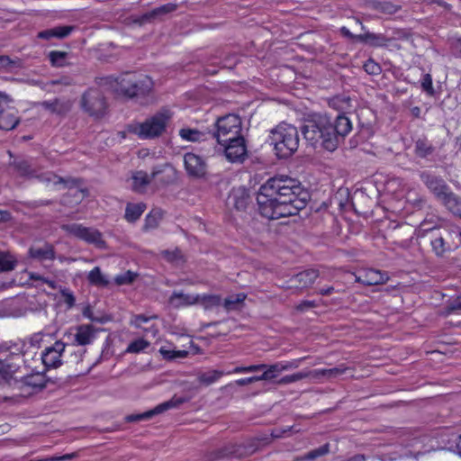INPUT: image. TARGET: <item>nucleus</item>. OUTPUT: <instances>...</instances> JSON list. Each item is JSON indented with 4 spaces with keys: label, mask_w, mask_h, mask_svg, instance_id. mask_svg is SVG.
Returning a JSON list of instances; mask_svg holds the SVG:
<instances>
[{
    "label": "nucleus",
    "mask_w": 461,
    "mask_h": 461,
    "mask_svg": "<svg viewBox=\"0 0 461 461\" xmlns=\"http://www.w3.org/2000/svg\"><path fill=\"white\" fill-rule=\"evenodd\" d=\"M348 367L345 365H339L333 368L329 369H315V380H320L322 377H326L328 379L335 378L339 375H342L347 371Z\"/></svg>",
    "instance_id": "72a5a7b5"
},
{
    "label": "nucleus",
    "mask_w": 461,
    "mask_h": 461,
    "mask_svg": "<svg viewBox=\"0 0 461 461\" xmlns=\"http://www.w3.org/2000/svg\"><path fill=\"white\" fill-rule=\"evenodd\" d=\"M87 279L89 283L95 286L104 287L107 286L109 281L102 274L99 267H94L88 274Z\"/></svg>",
    "instance_id": "58836bf2"
},
{
    "label": "nucleus",
    "mask_w": 461,
    "mask_h": 461,
    "mask_svg": "<svg viewBox=\"0 0 461 461\" xmlns=\"http://www.w3.org/2000/svg\"><path fill=\"white\" fill-rule=\"evenodd\" d=\"M61 229L81 240H84L89 244H94L95 247L102 249L105 246V242L103 240L102 233L94 228L86 227L79 223H70L61 225Z\"/></svg>",
    "instance_id": "9d476101"
},
{
    "label": "nucleus",
    "mask_w": 461,
    "mask_h": 461,
    "mask_svg": "<svg viewBox=\"0 0 461 461\" xmlns=\"http://www.w3.org/2000/svg\"><path fill=\"white\" fill-rule=\"evenodd\" d=\"M66 344L57 340L52 346L46 348L41 353V361L44 366L57 368L62 365L61 356L65 351Z\"/></svg>",
    "instance_id": "4468645a"
},
{
    "label": "nucleus",
    "mask_w": 461,
    "mask_h": 461,
    "mask_svg": "<svg viewBox=\"0 0 461 461\" xmlns=\"http://www.w3.org/2000/svg\"><path fill=\"white\" fill-rule=\"evenodd\" d=\"M420 177L422 183L434 194L438 201L450 191V187L446 181L438 176L423 171L420 174Z\"/></svg>",
    "instance_id": "9b49d317"
},
{
    "label": "nucleus",
    "mask_w": 461,
    "mask_h": 461,
    "mask_svg": "<svg viewBox=\"0 0 461 461\" xmlns=\"http://www.w3.org/2000/svg\"><path fill=\"white\" fill-rule=\"evenodd\" d=\"M80 106L89 116L100 118L105 113L107 104L98 88H89L81 96Z\"/></svg>",
    "instance_id": "1a4fd4ad"
},
{
    "label": "nucleus",
    "mask_w": 461,
    "mask_h": 461,
    "mask_svg": "<svg viewBox=\"0 0 461 461\" xmlns=\"http://www.w3.org/2000/svg\"><path fill=\"white\" fill-rule=\"evenodd\" d=\"M72 31V26H57L40 32L38 37L43 40H50L52 38L64 39L68 36Z\"/></svg>",
    "instance_id": "7c9ffc66"
},
{
    "label": "nucleus",
    "mask_w": 461,
    "mask_h": 461,
    "mask_svg": "<svg viewBox=\"0 0 461 461\" xmlns=\"http://www.w3.org/2000/svg\"><path fill=\"white\" fill-rule=\"evenodd\" d=\"M149 346L150 343L148 340L144 339H138L128 345L126 352L138 354L148 348Z\"/></svg>",
    "instance_id": "a18cd8bd"
},
{
    "label": "nucleus",
    "mask_w": 461,
    "mask_h": 461,
    "mask_svg": "<svg viewBox=\"0 0 461 461\" xmlns=\"http://www.w3.org/2000/svg\"><path fill=\"white\" fill-rule=\"evenodd\" d=\"M313 373H314V370H310V371H302V372H298L295 374H292L293 381H294V383H295L297 381H300V380H303V379L308 378V377L315 379V375Z\"/></svg>",
    "instance_id": "052dcab7"
},
{
    "label": "nucleus",
    "mask_w": 461,
    "mask_h": 461,
    "mask_svg": "<svg viewBox=\"0 0 461 461\" xmlns=\"http://www.w3.org/2000/svg\"><path fill=\"white\" fill-rule=\"evenodd\" d=\"M14 167L22 176L39 177L31 164L26 160H19L14 162Z\"/></svg>",
    "instance_id": "a19ab883"
},
{
    "label": "nucleus",
    "mask_w": 461,
    "mask_h": 461,
    "mask_svg": "<svg viewBox=\"0 0 461 461\" xmlns=\"http://www.w3.org/2000/svg\"><path fill=\"white\" fill-rule=\"evenodd\" d=\"M267 368V365H251L248 366H236L233 370L228 371L227 374H247L261 371Z\"/></svg>",
    "instance_id": "8fccbe9b"
},
{
    "label": "nucleus",
    "mask_w": 461,
    "mask_h": 461,
    "mask_svg": "<svg viewBox=\"0 0 461 461\" xmlns=\"http://www.w3.org/2000/svg\"><path fill=\"white\" fill-rule=\"evenodd\" d=\"M415 154L419 158H427L435 151V147L427 138H420L415 141Z\"/></svg>",
    "instance_id": "473e14b6"
},
{
    "label": "nucleus",
    "mask_w": 461,
    "mask_h": 461,
    "mask_svg": "<svg viewBox=\"0 0 461 461\" xmlns=\"http://www.w3.org/2000/svg\"><path fill=\"white\" fill-rule=\"evenodd\" d=\"M159 353L162 355L163 358L167 360L183 358L188 355L186 350H170L167 349L165 347L160 348Z\"/></svg>",
    "instance_id": "de8ad7c7"
},
{
    "label": "nucleus",
    "mask_w": 461,
    "mask_h": 461,
    "mask_svg": "<svg viewBox=\"0 0 461 461\" xmlns=\"http://www.w3.org/2000/svg\"><path fill=\"white\" fill-rule=\"evenodd\" d=\"M184 402L181 398H172L169 401L164 402L154 409L140 414H131L125 417L127 422H137L144 420H149L157 414H160L169 409L176 408Z\"/></svg>",
    "instance_id": "2eb2a0df"
},
{
    "label": "nucleus",
    "mask_w": 461,
    "mask_h": 461,
    "mask_svg": "<svg viewBox=\"0 0 461 461\" xmlns=\"http://www.w3.org/2000/svg\"><path fill=\"white\" fill-rule=\"evenodd\" d=\"M153 318H156V316H153ZM150 319H152V317H149L144 314H137L133 316L131 323L137 328H140L142 323L148 322Z\"/></svg>",
    "instance_id": "680f3d73"
},
{
    "label": "nucleus",
    "mask_w": 461,
    "mask_h": 461,
    "mask_svg": "<svg viewBox=\"0 0 461 461\" xmlns=\"http://www.w3.org/2000/svg\"><path fill=\"white\" fill-rule=\"evenodd\" d=\"M16 258L9 252L0 251V272H9L15 268Z\"/></svg>",
    "instance_id": "4c0bfd02"
},
{
    "label": "nucleus",
    "mask_w": 461,
    "mask_h": 461,
    "mask_svg": "<svg viewBox=\"0 0 461 461\" xmlns=\"http://www.w3.org/2000/svg\"><path fill=\"white\" fill-rule=\"evenodd\" d=\"M163 211L161 209H153L151 212L146 216L145 219V228L146 229H154L158 226L160 221L163 218Z\"/></svg>",
    "instance_id": "c03bdc74"
},
{
    "label": "nucleus",
    "mask_w": 461,
    "mask_h": 461,
    "mask_svg": "<svg viewBox=\"0 0 461 461\" xmlns=\"http://www.w3.org/2000/svg\"><path fill=\"white\" fill-rule=\"evenodd\" d=\"M110 84L115 83L114 90L128 98L137 100L146 97L152 89L153 82L150 77L126 72L117 77H107Z\"/></svg>",
    "instance_id": "20e7f679"
},
{
    "label": "nucleus",
    "mask_w": 461,
    "mask_h": 461,
    "mask_svg": "<svg viewBox=\"0 0 461 461\" xmlns=\"http://www.w3.org/2000/svg\"><path fill=\"white\" fill-rule=\"evenodd\" d=\"M87 191L81 188H70L68 193L62 196L60 203L65 206L73 207L82 202L86 196Z\"/></svg>",
    "instance_id": "c756f323"
},
{
    "label": "nucleus",
    "mask_w": 461,
    "mask_h": 461,
    "mask_svg": "<svg viewBox=\"0 0 461 461\" xmlns=\"http://www.w3.org/2000/svg\"><path fill=\"white\" fill-rule=\"evenodd\" d=\"M29 276H30V279L32 281H40L41 283L47 284L49 285V287H50L51 289H56V287H57V284L54 280L48 279V278L44 277L43 276H41L40 274L30 273Z\"/></svg>",
    "instance_id": "4d7b16f0"
},
{
    "label": "nucleus",
    "mask_w": 461,
    "mask_h": 461,
    "mask_svg": "<svg viewBox=\"0 0 461 461\" xmlns=\"http://www.w3.org/2000/svg\"><path fill=\"white\" fill-rule=\"evenodd\" d=\"M247 295L243 293L232 294L225 298L223 307L227 312L236 311L243 304Z\"/></svg>",
    "instance_id": "e433bc0d"
},
{
    "label": "nucleus",
    "mask_w": 461,
    "mask_h": 461,
    "mask_svg": "<svg viewBox=\"0 0 461 461\" xmlns=\"http://www.w3.org/2000/svg\"><path fill=\"white\" fill-rule=\"evenodd\" d=\"M430 245L432 251L438 258H443L447 252L452 250V247L448 242V237L451 233L447 230L430 229Z\"/></svg>",
    "instance_id": "ddd939ff"
},
{
    "label": "nucleus",
    "mask_w": 461,
    "mask_h": 461,
    "mask_svg": "<svg viewBox=\"0 0 461 461\" xmlns=\"http://www.w3.org/2000/svg\"><path fill=\"white\" fill-rule=\"evenodd\" d=\"M170 118L171 113L168 110H162L146 119L143 122L131 125V131L140 139L157 138L166 131L167 123Z\"/></svg>",
    "instance_id": "0eeeda50"
},
{
    "label": "nucleus",
    "mask_w": 461,
    "mask_h": 461,
    "mask_svg": "<svg viewBox=\"0 0 461 461\" xmlns=\"http://www.w3.org/2000/svg\"><path fill=\"white\" fill-rule=\"evenodd\" d=\"M303 359H305V357L294 359L292 361L285 363L278 362L271 366H267V368L264 369V375H267V380H272L276 378L278 375V374L284 371L297 368Z\"/></svg>",
    "instance_id": "5701e85b"
},
{
    "label": "nucleus",
    "mask_w": 461,
    "mask_h": 461,
    "mask_svg": "<svg viewBox=\"0 0 461 461\" xmlns=\"http://www.w3.org/2000/svg\"><path fill=\"white\" fill-rule=\"evenodd\" d=\"M221 145L224 148L226 158L231 162H242L248 156L245 139L242 135Z\"/></svg>",
    "instance_id": "f3484780"
},
{
    "label": "nucleus",
    "mask_w": 461,
    "mask_h": 461,
    "mask_svg": "<svg viewBox=\"0 0 461 461\" xmlns=\"http://www.w3.org/2000/svg\"><path fill=\"white\" fill-rule=\"evenodd\" d=\"M178 7L177 4L167 3L152 10L146 12L135 19V23L143 25L162 21L167 15L175 12Z\"/></svg>",
    "instance_id": "f8f14e48"
},
{
    "label": "nucleus",
    "mask_w": 461,
    "mask_h": 461,
    "mask_svg": "<svg viewBox=\"0 0 461 461\" xmlns=\"http://www.w3.org/2000/svg\"><path fill=\"white\" fill-rule=\"evenodd\" d=\"M68 53L65 51L52 50L49 53V59L53 67H63Z\"/></svg>",
    "instance_id": "09e8293b"
},
{
    "label": "nucleus",
    "mask_w": 461,
    "mask_h": 461,
    "mask_svg": "<svg viewBox=\"0 0 461 461\" xmlns=\"http://www.w3.org/2000/svg\"><path fill=\"white\" fill-rule=\"evenodd\" d=\"M146 209V204L143 203H128L125 209V219L129 222L136 221Z\"/></svg>",
    "instance_id": "f704fd0d"
},
{
    "label": "nucleus",
    "mask_w": 461,
    "mask_h": 461,
    "mask_svg": "<svg viewBox=\"0 0 461 461\" xmlns=\"http://www.w3.org/2000/svg\"><path fill=\"white\" fill-rule=\"evenodd\" d=\"M439 202L453 215L461 218V198L451 190Z\"/></svg>",
    "instance_id": "bb28decb"
},
{
    "label": "nucleus",
    "mask_w": 461,
    "mask_h": 461,
    "mask_svg": "<svg viewBox=\"0 0 461 461\" xmlns=\"http://www.w3.org/2000/svg\"><path fill=\"white\" fill-rule=\"evenodd\" d=\"M51 86L56 85H63V86H69L71 85V79L69 77H61L59 79L51 80L50 82Z\"/></svg>",
    "instance_id": "774afa93"
},
{
    "label": "nucleus",
    "mask_w": 461,
    "mask_h": 461,
    "mask_svg": "<svg viewBox=\"0 0 461 461\" xmlns=\"http://www.w3.org/2000/svg\"><path fill=\"white\" fill-rule=\"evenodd\" d=\"M50 381L44 373H34L26 375L17 379L16 384L21 390L31 389V393H37L46 387L47 383Z\"/></svg>",
    "instance_id": "a211bd4d"
},
{
    "label": "nucleus",
    "mask_w": 461,
    "mask_h": 461,
    "mask_svg": "<svg viewBox=\"0 0 461 461\" xmlns=\"http://www.w3.org/2000/svg\"><path fill=\"white\" fill-rule=\"evenodd\" d=\"M356 23L361 25V30L364 32V33H361L358 37V42L375 48L385 47L389 42L390 39L386 38L384 34L366 31L365 25L358 19L356 20Z\"/></svg>",
    "instance_id": "aec40b11"
},
{
    "label": "nucleus",
    "mask_w": 461,
    "mask_h": 461,
    "mask_svg": "<svg viewBox=\"0 0 461 461\" xmlns=\"http://www.w3.org/2000/svg\"><path fill=\"white\" fill-rule=\"evenodd\" d=\"M241 120L236 114H227L218 118L214 125V131L211 133L220 145L226 144L241 134Z\"/></svg>",
    "instance_id": "6e6552de"
},
{
    "label": "nucleus",
    "mask_w": 461,
    "mask_h": 461,
    "mask_svg": "<svg viewBox=\"0 0 461 461\" xmlns=\"http://www.w3.org/2000/svg\"><path fill=\"white\" fill-rule=\"evenodd\" d=\"M175 170L168 164L158 165L153 167L150 176L143 170L135 171L131 177V188L139 194L145 193L151 180L158 179L163 185L171 183L174 179Z\"/></svg>",
    "instance_id": "423d86ee"
},
{
    "label": "nucleus",
    "mask_w": 461,
    "mask_h": 461,
    "mask_svg": "<svg viewBox=\"0 0 461 461\" xmlns=\"http://www.w3.org/2000/svg\"><path fill=\"white\" fill-rule=\"evenodd\" d=\"M42 180L44 181H53L55 184L57 183H64L66 185L68 184H71L72 185H75V186H77L78 185V183H79V179H68V180H65L61 177H58L57 176H54V175H51L48 177H43Z\"/></svg>",
    "instance_id": "13d9d810"
},
{
    "label": "nucleus",
    "mask_w": 461,
    "mask_h": 461,
    "mask_svg": "<svg viewBox=\"0 0 461 461\" xmlns=\"http://www.w3.org/2000/svg\"><path fill=\"white\" fill-rule=\"evenodd\" d=\"M399 5H395L390 2L379 3L376 9L386 14H393L400 10Z\"/></svg>",
    "instance_id": "5fc2aeb1"
},
{
    "label": "nucleus",
    "mask_w": 461,
    "mask_h": 461,
    "mask_svg": "<svg viewBox=\"0 0 461 461\" xmlns=\"http://www.w3.org/2000/svg\"><path fill=\"white\" fill-rule=\"evenodd\" d=\"M23 344L12 341L0 344V384H16L23 359Z\"/></svg>",
    "instance_id": "7ed1b4c3"
},
{
    "label": "nucleus",
    "mask_w": 461,
    "mask_h": 461,
    "mask_svg": "<svg viewBox=\"0 0 461 461\" xmlns=\"http://www.w3.org/2000/svg\"><path fill=\"white\" fill-rule=\"evenodd\" d=\"M41 107L50 111L52 113L59 115L67 114L72 107V104L68 100H60L59 98H55L50 101H43L41 104Z\"/></svg>",
    "instance_id": "393cba45"
},
{
    "label": "nucleus",
    "mask_w": 461,
    "mask_h": 461,
    "mask_svg": "<svg viewBox=\"0 0 461 461\" xmlns=\"http://www.w3.org/2000/svg\"><path fill=\"white\" fill-rule=\"evenodd\" d=\"M137 276L136 273L129 270L122 275H118L114 281L118 285H130L136 279Z\"/></svg>",
    "instance_id": "3c124183"
},
{
    "label": "nucleus",
    "mask_w": 461,
    "mask_h": 461,
    "mask_svg": "<svg viewBox=\"0 0 461 461\" xmlns=\"http://www.w3.org/2000/svg\"><path fill=\"white\" fill-rule=\"evenodd\" d=\"M16 61L12 60L8 56H0V68L10 69L16 65Z\"/></svg>",
    "instance_id": "e2e57ef3"
},
{
    "label": "nucleus",
    "mask_w": 461,
    "mask_h": 461,
    "mask_svg": "<svg viewBox=\"0 0 461 461\" xmlns=\"http://www.w3.org/2000/svg\"><path fill=\"white\" fill-rule=\"evenodd\" d=\"M199 298L196 295L186 294L181 292H174L169 297V303L176 308L197 303Z\"/></svg>",
    "instance_id": "2f4dec72"
},
{
    "label": "nucleus",
    "mask_w": 461,
    "mask_h": 461,
    "mask_svg": "<svg viewBox=\"0 0 461 461\" xmlns=\"http://www.w3.org/2000/svg\"><path fill=\"white\" fill-rule=\"evenodd\" d=\"M341 35L348 39L352 42H358V37L360 34L352 33L347 27L343 26L339 29Z\"/></svg>",
    "instance_id": "0e129e2a"
},
{
    "label": "nucleus",
    "mask_w": 461,
    "mask_h": 461,
    "mask_svg": "<svg viewBox=\"0 0 461 461\" xmlns=\"http://www.w3.org/2000/svg\"><path fill=\"white\" fill-rule=\"evenodd\" d=\"M230 199L235 208L241 211L247 208L250 201V196L247 188L239 186L232 189Z\"/></svg>",
    "instance_id": "c85d7f7f"
},
{
    "label": "nucleus",
    "mask_w": 461,
    "mask_h": 461,
    "mask_svg": "<svg viewBox=\"0 0 461 461\" xmlns=\"http://www.w3.org/2000/svg\"><path fill=\"white\" fill-rule=\"evenodd\" d=\"M329 451H330V445L324 444L315 449H312V450L307 452L303 456L298 457L297 460H300V461L315 460V459L328 454Z\"/></svg>",
    "instance_id": "79ce46f5"
},
{
    "label": "nucleus",
    "mask_w": 461,
    "mask_h": 461,
    "mask_svg": "<svg viewBox=\"0 0 461 461\" xmlns=\"http://www.w3.org/2000/svg\"><path fill=\"white\" fill-rule=\"evenodd\" d=\"M256 199L260 214L276 220L296 215L304 209L310 194L297 179L277 175L259 187Z\"/></svg>",
    "instance_id": "f257e3e1"
},
{
    "label": "nucleus",
    "mask_w": 461,
    "mask_h": 461,
    "mask_svg": "<svg viewBox=\"0 0 461 461\" xmlns=\"http://www.w3.org/2000/svg\"><path fill=\"white\" fill-rule=\"evenodd\" d=\"M223 375H228L227 372L221 370H209L201 373L197 376V380L200 384L204 385H210L218 381Z\"/></svg>",
    "instance_id": "c9c22d12"
},
{
    "label": "nucleus",
    "mask_w": 461,
    "mask_h": 461,
    "mask_svg": "<svg viewBox=\"0 0 461 461\" xmlns=\"http://www.w3.org/2000/svg\"><path fill=\"white\" fill-rule=\"evenodd\" d=\"M364 69L369 75H379L382 71L381 66L372 59L364 64Z\"/></svg>",
    "instance_id": "6e6d98bb"
},
{
    "label": "nucleus",
    "mask_w": 461,
    "mask_h": 461,
    "mask_svg": "<svg viewBox=\"0 0 461 461\" xmlns=\"http://www.w3.org/2000/svg\"><path fill=\"white\" fill-rule=\"evenodd\" d=\"M62 297L64 298L65 303L68 305V308H71L74 306L76 299L73 294L68 290V289H62L60 291Z\"/></svg>",
    "instance_id": "bf43d9fd"
},
{
    "label": "nucleus",
    "mask_w": 461,
    "mask_h": 461,
    "mask_svg": "<svg viewBox=\"0 0 461 461\" xmlns=\"http://www.w3.org/2000/svg\"><path fill=\"white\" fill-rule=\"evenodd\" d=\"M28 253L30 258L39 261L55 259L54 247L50 243H44L41 246H32Z\"/></svg>",
    "instance_id": "b1692460"
},
{
    "label": "nucleus",
    "mask_w": 461,
    "mask_h": 461,
    "mask_svg": "<svg viewBox=\"0 0 461 461\" xmlns=\"http://www.w3.org/2000/svg\"><path fill=\"white\" fill-rule=\"evenodd\" d=\"M184 164L186 173L194 178H203L207 173V165L204 159L192 152L184 156Z\"/></svg>",
    "instance_id": "dca6fc26"
},
{
    "label": "nucleus",
    "mask_w": 461,
    "mask_h": 461,
    "mask_svg": "<svg viewBox=\"0 0 461 461\" xmlns=\"http://www.w3.org/2000/svg\"><path fill=\"white\" fill-rule=\"evenodd\" d=\"M269 140L276 155L279 158H287L298 149L300 137L296 127L282 122L271 130Z\"/></svg>",
    "instance_id": "39448f33"
},
{
    "label": "nucleus",
    "mask_w": 461,
    "mask_h": 461,
    "mask_svg": "<svg viewBox=\"0 0 461 461\" xmlns=\"http://www.w3.org/2000/svg\"><path fill=\"white\" fill-rule=\"evenodd\" d=\"M179 136L186 141H199L204 140L205 134L196 129L183 128L179 131Z\"/></svg>",
    "instance_id": "ea45409f"
},
{
    "label": "nucleus",
    "mask_w": 461,
    "mask_h": 461,
    "mask_svg": "<svg viewBox=\"0 0 461 461\" xmlns=\"http://www.w3.org/2000/svg\"><path fill=\"white\" fill-rule=\"evenodd\" d=\"M257 447L254 445H249L248 447H245L244 451H240V449H237L234 451V453L238 456H241L242 455H251L254 452H256Z\"/></svg>",
    "instance_id": "338daca9"
},
{
    "label": "nucleus",
    "mask_w": 461,
    "mask_h": 461,
    "mask_svg": "<svg viewBox=\"0 0 461 461\" xmlns=\"http://www.w3.org/2000/svg\"><path fill=\"white\" fill-rule=\"evenodd\" d=\"M199 298L197 303H201L205 310L212 309L221 304V296L216 294H196Z\"/></svg>",
    "instance_id": "37998d69"
},
{
    "label": "nucleus",
    "mask_w": 461,
    "mask_h": 461,
    "mask_svg": "<svg viewBox=\"0 0 461 461\" xmlns=\"http://www.w3.org/2000/svg\"><path fill=\"white\" fill-rule=\"evenodd\" d=\"M333 132L337 137L338 146L339 142L352 131V123L344 113L339 114L334 122L331 121Z\"/></svg>",
    "instance_id": "4be33fe9"
},
{
    "label": "nucleus",
    "mask_w": 461,
    "mask_h": 461,
    "mask_svg": "<svg viewBox=\"0 0 461 461\" xmlns=\"http://www.w3.org/2000/svg\"><path fill=\"white\" fill-rule=\"evenodd\" d=\"M43 335L41 332L34 333L24 340L18 341L17 343L23 344V348L29 344L31 347L39 348L42 341Z\"/></svg>",
    "instance_id": "864d4df0"
},
{
    "label": "nucleus",
    "mask_w": 461,
    "mask_h": 461,
    "mask_svg": "<svg viewBox=\"0 0 461 461\" xmlns=\"http://www.w3.org/2000/svg\"><path fill=\"white\" fill-rule=\"evenodd\" d=\"M447 315L461 312V294L449 299L444 308Z\"/></svg>",
    "instance_id": "49530a36"
},
{
    "label": "nucleus",
    "mask_w": 461,
    "mask_h": 461,
    "mask_svg": "<svg viewBox=\"0 0 461 461\" xmlns=\"http://www.w3.org/2000/svg\"><path fill=\"white\" fill-rule=\"evenodd\" d=\"M421 89L429 96L435 95V90L432 85V77L430 74H424L420 83Z\"/></svg>",
    "instance_id": "603ef678"
},
{
    "label": "nucleus",
    "mask_w": 461,
    "mask_h": 461,
    "mask_svg": "<svg viewBox=\"0 0 461 461\" xmlns=\"http://www.w3.org/2000/svg\"><path fill=\"white\" fill-rule=\"evenodd\" d=\"M319 276V272L315 269H307L294 275L291 282L297 287L304 288L312 285Z\"/></svg>",
    "instance_id": "a878e982"
},
{
    "label": "nucleus",
    "mask_w": 461,
    "mask_h": 461,
    "mask_svg": "<svg viewBox=\"0 0 461 461\" xmlns=\"http://www.w3.org/2000/svg\"><path fill=\"white\" fill-rule=\"evenodd\" d=\"M317 303L315 301H308V300H305V301H303L301 302L297 306H296V309L300 312H304L308 309H312V308H315L317 307Z\"/></svg>",
    "instance_id": "69168bd1"
},
{
    "label": "nucleus",
    "mask_w": 461,
    "mask_h": 461,
    "mask_svg": "<svg viewBox=\"0 0 461 461\" xmlns=\"http://www.w3.org/2000/svg\"><path fill=\"white\" fill-rule=\"evenodd\" d=\"M20 122L17 112L13 109L0 110V130L11 131Z\"/></svg>",
    "instance_id": "cd10ccee"
},
{
    "label": "nucleus",
    "mask_w": 461,
    "mask_h": 461,
    "mask_svg": "<svg viewBox=\"0 0 461 461\" xmlns=\"http://www.w3.org/2000/svg\"><path fill=\"white\" fill-rule=\"evenodd\" d=\"M389 279L387 273L376 269H367L356 277L357 282L366 285H376L385 284Z\"/></svg>",
    "instance_id": "412c9836"
},
{
    "label": "nucleus",
    "mask_w": 461,
    "mask_h": 461,
    "mask_svg": "<svg viewBox=\"0 0 461 461\" xmlns=\"http://www.w3.org/2000/svg\"><path fill=\"white\" fill-rule=\"evenodd\" d=\"M333 130L329 116L314 113L305 121L302 133L312 146L319 144L324 149L332 152L338 149V140Z\"/></svg>",
    "instance_id": "f03ea898"
},
{
    "label": "nucleus",
    "mask_w": 461,
    "mask_h": 461,
    "mask_svg": "<svg viewBox=\"0 0 461 461\" xmlns=\"http://www.w3.org/2000/svg\"><path fill=\"white\" fill-rule=\"evenodd\" d=\"M97 330L92 324H81L75 327L73 344L86 346L92 344L96 338Z\"/></svg>",
    "instance_id": "6ab92c4d"
}]
</instances>
